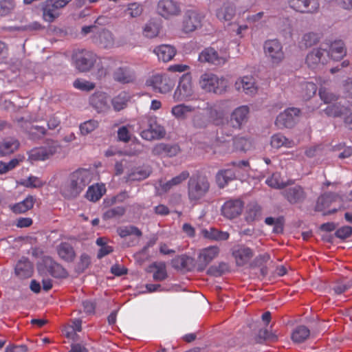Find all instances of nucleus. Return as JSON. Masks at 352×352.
<instances>
[{"label": "nucleus", "instance_id": "f257e3e1", "mask_svg": "<svg viewBox=\"0 0 352 352\" xmlns=\"http://www.w3.org/2000/svg\"><path fill=\"white\" fill-rule=\"evenodd\" d=\"M210 184L208 178L197 172L192 174L187 184L188 199L192 205L198 204L208 193Z\"/></svg>", "mask_w": 352, "mask_h": 352}, {"label": "nucleus", "instance_id": "f03ea898", "mask_svg": "<svg viewBox=\"0 0 352 352\" xmlns=\"http://www.w3.org/2000/svg\"><path fill=\"white\" fill-rule=\"evenodd\" d=\"M140 136L146 140H160L164 138L166 130L156 116H146L140 122Z\"/></svg>", "mask_w": 352, "mask_h": 352}, {"label": "nucleus", "instance_id": "7ed1b4c3", "mask_svg": "<svg viewBox=\"0 0 352 352\" xmlns=\"http://www.w3.org/2000/svg\"><path fill=\"white\" fill-rule=\"evenodd\" d=\"M343 208L341 197L335 192H328L320 195L315 205L314 210L321 212L324 216L330 215Z\"/></svg>", "mask_w": 352, "mask_h": 352}, {"label": "nucleus", "instance_id": "20e7f679", "mask_svg": "<svg viewBox=\"0 0 352 352\" xmlns=\"http://www.w3.org/2000/svg\"><path fill=\"white\" fill-rule=\"evenodd\" d=\"M71 60L74 67L83 73L91 71L100 58L92 51L78 49L73 52Z\"/></svg>", "mask_w": 352, "mask_h": 352}, {"label": "nucleus", "instance_id": "39448f33", "mask_svg": "<svg viewBox=\"0 0 352 352\" xmlns=\"http://www.w3.org/2000/svg\"><path fill=\"white\" fill-rule=\"evenodd\" d=\"M195 102L202 106L201 109L206 111L210 122L217 126L223 125L226 122V115L228 111L226 101L221 100L210 104L201 99H196Z\"/></svg>", "mask_w": 352, "mask_h": 352}, {"label": "nucleus", "instance_id": "423d86ee", "mask_svg": "<svg viewBox=\"0 0 352 352\" xmlns=\"http://www.w3.org/2000/svg\"><path fill=\"white\" fill-rule=\"evenodd\" d=\"M201 88L206 92L222 94L228 87V80L223 76L212 73H204L199 79Z\"/></svg>", "mask_w": 352, "mask_h": 352}, {"label": "nucleus", "instance_id": "0eeeda50", "mask_svg": "<svg viewBox=\"0 0 352 352\" xmlns=\"http://www.w3.org/2000/svg\"><path fill=\"white\" fill-rule=\"evenodd\" d=\"M92 172L89 169H78L70 175L69 197H77L92 179Z\"/></svg>", "mask_w": 352, "mask_h": 352}, {"label": "nucleus", "instance_id": "6e6552de", "mask_svg": "<svg viewBox=\"0 0 352 352\" xmlns=\"http://www.w3.org/2000/svg\"><path fill=\"white\" fill-rule=\"evenodd\" d=\"M146 85L151 87L155 92L167 94L172 91L175 85V81L166 74H155L148 78Z\"/></svg>", "mask_w": 352, "mask_h": 352}, {"label": "nucleus", "instance_id": "1a4fd4ad", "mask_svg": "<svg viewBox=\"0 0 352 352\" xmlns=\"http://www.w3.org/2000/svg\"><path fill=\"white\" fill-rule=\"evenodd\" d=\"M264 53L270 62L277 65L280 64L285 58L283 45L277 39H270L265 42L263 45Z\"/></svg>", "mask_w": 352, "mask_h": 352}, {"label": "nucleus", "instance_id": "9d476101", "mask_svg": "<svg viewBox=\"0 0 352 352\" xmlns=\"http://www.w3.org/2000/svg\"><path fill=\"white\" fill-rule=\"evenodd\" d=\"M66 6V0H47L42 4L43 19L52 23L57 19L63 8Z\"/></svg>", "mask_w": 352, "mask_h": 352}, {"label": "nucleus", "instance_id": "9b49d317", "mask_svg": "<svg viewBox=\"0 0 352 352\" xmlns=\"http://www.w3.org/2000/svg\"><path fill=\"white\" fill-rule=\"evenodd\" d=\"M204 16L194 10H187L182 19V31L186 34L195 32L202 26Z\"/></svg>", "mask_w": 352, "mask_h": 352}, {"label": "nucleus", "instance_id": "f8f14e48", "mask_svg": "<svg viewBox=\"0 0 352 352\" xmlns=\"http://www.w3.org/2000/svg\"><path fill=\"white\" fill-rule=\"evenodd\" d=\"M192 94V85L189 74H184L176 88L173 99L175 102L189 100Z\"/></svg>", "mask_w": 352, "mask_h": 352}, {"label": "nucleus", "instance_id": "ddd939ff", "mask_svg": "<svg viewBox=\"0 0 352 352\" xmlns=\"http://www.w3.org/2000/svg\"><path fill=\"white\" fill-rule=\"evenodd\" d=\"M300 111L298 108L291 107L280 113L275 121L276 126L279 129L292 128L296 124Z\"/></svg>", "mask_w": 352, "mask_h": 352}, {"label": "nucleus", "instance_id": "4468645a", "mask_svg": "<svg viewBox=\"0 0 352 352\" xmlns=\"http://www.w3.org/2000/svg\"><path fill=\"white\" fill-rule=\"evenodd\" d=\"M243 207L244 203L241 199H229L222 205L221 213L225 218L233 219L241 214Z\"/></svg>", "mask_w": 352, "mask_h": 352}, {"label": "nucleus", "instance_id": "2eb2a0df", "mask_svg": "<svg viewBox=\"0 0 352 352\" xmlns=\"http://www.w3.org/2000/svg\"><path fill=\"white\" fill-rule=\"evenodd\" d=\"M290 8L300 13L314 14L318 12V0H288Z\"/></svg>", "mask_w": 352, "mask_h": 352}, {"label": "nucleus", "instance_id": "dca6fc26", "mask_svg": "<svg viewBox=\"0 0 352 352\" xmlns=\"http://www.w3.org/2000/svg\"><path fill=\"white\" fill-rule=\"evenodd\" d=\"M157 10L158 14L166 19L178 16L181 13L179 4L174 0H160Z\"/></svg>", "mask_w": 352, "mask_h": 352}, {"label": "nucleus", "instance_id": "f3484780", "mask_svg": "<svg viewBox=\"0 0 352 352\" xmlns=\"http://www.w3.org/2000/svg\"><path fill=\"white\" fill-rule=\"evenodd\" d=\"M219 252V248L216 245L202 249L198 256L197 270L199 272L205 270L208 264L218 256Z\"/></svg>", "mask_w": 352, "mask_h": 352}, {"label": "nucleus", "instance_id": "a211bd4d", "mask_svg": "<svg viewBox=\"0 0 352 352\" xmlns=\"http://www.w3.org/2000/svg\"><path fill=\"white\" fill-rule=\"evenodd\" d=\"M47 146L41 147L32 151L30 157L35 161H44L54 155L60 146L57 142L48 140Z\"/></svg>", "mask_w": 352, "mask_h": 352}, {"label": "nucleus", "instance_id": "6ab92c4d", "mask_svg": "<svg viewBox=\"0 0 352 352\" xmlns=\"http://www.w3.org/2000/svg\"><path fill=\"white\" fill-rule=\"evenodd\" d=\"M92 42L98 46L110 49L114 46L115 38L113 33L106 28H99L91 36Z\"/></svg>", "mask_w": 352, "mask_h": 352}, {"label": "nucleus", "instance_id": "aec40b11", "mask_svg": "<svg viewBox=\"0 0 352 352\" xmlns=\"http://www.w3.org/2000/svg\"><path fill=\"white\" fill-rule=\"evenodd\" d=\"M198 60L201 63H207L215 65H224L227 61L226 58L219 56L217 51L211 47L203 50L199 55Z\"/></svg>", "mask_w": 352, "mask_h": 352}, {"label": "nucleus", "instance_id": "412c9836", "mask_svg": "<svg viewBox=\"0 0 352 352\" xmlns=\"http://www.w3.org/2000/svg\"><path fill=\"white\" fill-rule=\"evenodd\" d=\"M281 194L291 204L302 203L307 197L304 188L299 185L287 188Z\"/></svg>", "mask_w": 352, "mask_h": 352}, {"label": "nucleus", "instance_id": "4be33fe9", "mask_svg": "<svg viewBox=\"0 0 352 352\" xmlns=\"http://www.w3.org/2000/svg\"><path fill=\"white\" fill-rule=\"evenodd\" d=\"M232 254L234 258L236 265L243 267L250 263L254 256V252L250 248L241 245L235 247Z\"/></svg>", "mask_w": 352, "mask_h": 352}, {"label": "nucleus", "instance_id": "5701e85b", "mask_svg": "<svg viewBox=\"0 0 352 352\" xmlns=\"http://www.w3.org/2000/svg\"><path fill=\"white\" fill-rule=\"evenodd\" d=\"M250 108L247 105H242L236 108L230 115V123L233 128L240 129L247 122Z\"/></svg>", "mask_w": 352, "mask_h": 352}, {"label": "nucleus", "instance_id": "b1692460", "mask_svg": "<svg viewBox=\"0 0 352 352\" xmlns=\"http://www.w3.org/2000/svg\"><path fill=\"white\" fill-rule=\"evenodd\" d=\"M234 87L237 91L250 96L254 95L258 89L254 78L250 76L238 78L234 83Z\"/></svg>", "mask_w": 352, "mask_h": 352}, {"label": "nucleus", "instance_id": "393cba45", "mask_svg": "<svg viewBox=\"0 0 352 352\" xmlns=\"http://www.w3.org/2000/svg\"><path fill=\"white\" fill-rule=\"evenodd\" d=\"M38 267L39 271L46 270V272L55 278L61 277L65 273L62 266L48 256L43 258Z\"/></svg>", "mask_w": 352, "mask_h": 352}, {"label": "nucleus", "instance_id": "a878e982", "mask_svg": "<svg viewBox=\"0 0 352 352\" xmlns=\"http://www.w3.org/2000/svg\"><path fill=\"white\" fill-rule=\"evenodd\" d=\"M109 96L102 91H96L89 98L90 104L98 112H105L109 109Z\"/></svg>", "mask_w": 352, "mask_h": 352}, {"label": "nucleus", "instance_id": "bb28decb", "mask_svg": "<svg viewBox=\"0 0 352 352\" xmlns=\"http://www.w3.org/2000/svg\"><path fill=\"white\" fill-rule=\"evenodd\" d=\"M201 108L202 106L195 101L192 104H179L173 106L171 113L177 120H185L188 113Z\"/></svg>", "mask_w": 352, "mask_h": 352}, {"label": "nucleus", "instance_id": "cd10ccee", "mask_svg": "<svg viewBox=\"0 0 352 352\" xmlns=\"http://www.w3.org/2000/svg\"><path fill=\"white\" fill-rule=\"evenodd\" d=\"M14 272L19 278H30L33 274V265L28 258L23 257L16 263Z\"/></svg>", "mask_w": 352, "mask_h": 352}, {"label": "nucleus", "instance_id": "c85d7f7f", "mask_svg": "<svg viewBox=\"0 0 352 352\" xmlns=\"http://www.w3.org/2000/svg\"><path fill=\"white\" fill-rule=\"evenodd\" d=\"M177 145H170L164 143H158L152 149V154L160 157H174L179 152Z\"/></svg>", "mask_w": 352, "mask_h": 352}, {"label": "nucleus", "instance_id": "c756f323", "mask_svg": "<svg viewBox=\"0 0 352 352\" xmlns=\"http://www.w3.org/2000/svg\"><path fill=\"white\" fill-rule=\"evenodd\" d=\"M154 53L157 56L158 59L163 62L171 60L176 54V50L170 45H161L154 50Z\"/></svg>", "mask_w": 352, "mask_h": 352}, {"label": "nucleus", "instance_id": "7c9ffc66", "mask_svg": "<svg viewBox=\"0 0 352 352\" xmlns=\"http://www.w3.org/2000/svg\"><path fill=\"white\" fill-rule=\"evenodd\" d=\"M19 142L14 138H7L0 143V156L9 155L16 151L19 147Z\"/></svg>", "mask_w": 352, "mask_h": 352}, {"label": "nucleus", "instance_id": "2f4dec72", "mask_svg": "<svg viewBox=\"0 0 352 352\" xmlns=\"http://www.w3.org/2000/svg\"><path fill=\"white\" fill-rule=\"evenodd\" d=\"M150 175V170L142 167H135L131 168L124 176L126 182L141 181L145 179Z\"/></svg>", "mask_w": 352, "mask_h": 352}, {"label": "nucleus", "instance_id": "473e14b6", "mask_svg": "<svg viewBox=\"0 0 352 352\" xmlns=\"http://www.w3.org/2000/svg\"><path fill=\"white\" fill-rule=\"evenodd\" d=\"M217 186L223 188L229 182L236 179V173L232 169H223L219 170L215 177Z\"/></svg>", "mask_w": 352, "mask_h": 352}, {"label": "nucleus", "instance_id": "72a5a7b5", "mask_svg": "<svg viewBox=\"0 0 352 352\" xmlns=\"http://www.w3.org/2000/svg\"><path fill=\"white\" fill-rule=\"evenodd\" d=\"M113 79L120 83L127 84L132 82L135 79L134 74L127 67H119L113 74Z\"/></svg>", "mask_w": 352, "mask_h": 352}, {"label": "nucleus", "instance_id": "f704fd0d", "mask_svg": "<svg viewBox=\"0 0 352 352\" xmlns=\"http://www.w3.org/2000/svg\"><path fill=\"white\" fill-rule=\"evenodd\" d=\"M235 15V8L229 3H224L216 11V16L221 21H230Z\"/></svg>", "mask_w": 352, "mask_h": 352}, {"label": "nucleus", "instance_id": "c9c22d12", "mask_svg": "<svg viewBox=\"0 0 352 352\" xmlns=\"http://www.w3.org/2000/svg\"><path fill=\"white\" fill-rule=\"evenodd\" d=\"M105 192V186L102 184H96L89 186L85 197L90 201L96 202L98 201Z\"/></svg>", "mask_w": 352, "mask_h": 352}, {"label": "nucleus", "instance_id": "e433bc0d", "mask_svg": "<svg viewBox=\"0 0 352 352\" xmlns=\"http://www.w3.org/2000/svg\"><path fill=\"white\" fill-rule=\"evenodd\" d=\"M193 259L185 254L177 256L172 260V265L175 269L190 271L192 266Z\"/></svg>", "mask_w": 352, "mask_h": 352}, {"label": "nucleus", "instance_id": "4c0bfd02", "mask_svg": "<svg viewBox=\"0 0 352 352\" xmlns=\"http://www.w3.org/2000/svg\"><path fill=\"white\" fill-rule=\"evenodd\" d=\"M271 146L274 148H280L281 147L292 148L295 146L294 140L287 138L283 134L278 133L271 137Z\"/></svg>", "mask_w": 352, "mask_h": 352}, {"label": "nucleus", "instance_id": "58836bf2", "mask_svg": "<svg viewBox=\"0 0 352 352\" xmlns=\"http://www.w3.org/2000/svg\"><path fill=\"white\" fill-rule=\"evenodd\" d=\"M262 214L261 207L256 202H252L248 204L245 219L248 223L254 222L258 220Z\"/></svg>", "mask_w": 352, "mask_h": 352}, {"label": "nucleus", "instance_id": "ea45409f", "mask_svg": "<svg viewBox=\"0 0 352 352\" xmlns=\"http://www.w3.org/2000/svg\"><path fill=\"white\" fill-rule=\"evenodd\" d=\"M325 50L322 49H314L311 52H309L306 57V63L308 67L312 69H314L317 67V65L320 63H322V57L323 56Z\"/></svg>", "mask_w": 352, "mask_h": 352}, {"label": "nucleus", "instance_id": "a19ab883", "mask_svg": "<svg viewBox=\"0 0 352 352\" xmlns=\"http://www.w3.org/2000/svg\"><path fill=\"white\" fill-rule=\"evenodd\" d=\"M188 178H190L189 172L187 170H184L180 174L173 177L169 181L161 184L160 186L164 191L166 192L171 189L173 186L181 184Z\"/></svg>", "mask_w": 352, "mask_h": 352}, {"label": "nucleus", "instance_id": "79ce46f5", "mask_svg": "<svg viewBox=\"0 0 352 352\" xmlns=\"http://www.w3.org/2000/svg\"><path fill=\"white\" fill-rule=\"evenodd\" d=\"M202 234L205 238L214 241H226L230 237L228 232L221 231L214 228L203 230Z\"/></svg>", "mask_w": 352, "mask_h": 352}, {"label": "nucleus", "instance_id": "37998d69", "mask_svg": "<svg viewBox=\"0 0 352 352\" xmlns=\"http://www.w3.org/2000/svg\"><path fill=\"white\" fill-rule=\"evenodd\" d=\"M310 336L309 329L304 326L300 325L295 328L292 333V340L295 343L304 342Z\"/></svg>", "mask_w": 352, "mask_h": 352}, {"label": "nucleus", "instance_id": "c03bdc74", "mask_svg": "<svg viewBox=\"0 0 352 352\" xmlns=\"http://www.w3.org/2000/svg\"><path fill=\"white\" fill-rule=\"evenodd\" d=\"M35 199L30 195L23 201L16 203L12 206V210L16 214L24 213L30 210L34 204Z\"/></svg>", "mask_w": 352, "mask_h": 352}, {"label": "nucleus", "instance_id": "a18cd8bd", "mask_svg": "<svg viewBox=\"0 0 352 352\" xmlns=\"http://www.w3.org/2000/svg\"><path fill=\"white\" fill-rule=\"evenodd\" d=\"M130 95L126 91H121L111 100V104L115 111H119L124 109L130 100Z\"/></svg>", "mask_w": 352, "mask_h": 352}, {"label": "nucleus", "instance_id": "49530a36", "mask_svg": "<svg viewBox=\"0 0 352 352\" xmlns=\"http://www.w3.org/2000/svg\"><path fill=\"white\" fill-rule=\"evenodd\" d=\"M192 126L195 129L202 130L206 129L210 122L203 113L195 114L191 119Z\"/></svg>", "mask_w": 352, "mask_h": 352}, {"label": "nucleus", "instance_id": "de8ad7c7", "mask_svg": "<svg viewBox=\"0 0 352 352\" xmlns=\"http://www.w3.org/2000/svg\"><path fill=\"white\" fill-rule=\"evenodd\" d=\"M160 29L161 25L159 23L150 21L145 25L143 30V34L147 38H152L159 34Z\"/></svg>", "mask_w": 352, "mask_h": 352}, {"label": "nucleus", "instance_id": "09e8293b", "mask_svg": "<svg viewBox=\"0 0 352 352\" xmlns=\"http://www.w3.org/2000/svg\"><path fill=\"white\" fill-rule=\"evenodd\" d=\"M324 113L330 117H340L348 111V109L340 103L329 105L324 110Z\"/></svg>", "mask_w": 352, "mask_h": 352}, {"label": "nucleus", "instance_id": "8fccbe9b", "mask_svg": "<svg viewBox=\"0 0 352 352\" xmlns=\"http://www.w3.org/2000/svg\"><path fill=\"white\" fill-rule=\"evenodd\" d=\"M329 55L335 60L342 58L346 55V50L343 44L340 43L332 44L329 52Z\"/></svg>", "mask_w": 352, "mask_h": 352}, {"label": "nucleus", "instance_id": "3c124183", "mask_svg": "<svg viewBox=\"0 0 352 352\" xmlns=\"http://www.w3.org/2000/svg\"><path fill=\"white\" fill-rule=\"evenodd\" d=\"M233 145L236 150L247 151L252 148V141L246 138L236 136L233 138Z\"/></svg>", "mask_w": 352, "mask_h": 352}, {"label": "nucleus", "instance_id": "603ef678", "mask_svg": "<svg viewBox=\"0 0 352 352\" xmlns=\"http://www.w3.org/2000/svg\"><path fill=\"white\" fill-rule=\"evenodd\" d=\"M118 235L122 237H126L129 235H135L140 237L142 235V231L135 226H121L117 229Z\"/></svg>", "mask_w": 352, "mask_h": 352}, {"label": "nucleus", "instance_id": "864d4df0", "mask_svg": "<svg viewBox=\"0 0 352 352\" xmlns=\"http://www.w3.org/2000/svg\"><path fill=\"white\" fill-rule=\"evenodd\" d=\"M153 267L155 268V271L153 274V278L155 281H162L165 280L167 276V271L166 264L164 262L159 263H154Z\"/></svg>", "mask_w": 352, "mask_h": 352}, {"label": "nucleus", "instance_id": "5fc2aeb1", "mask_svg": "<svg viewBox=\"0 0 352 352\" xmlns=\"http://www.w3.org/2000/svg\"><path fill=\"white\" fill-rule=\"evenodd\" d=\"M317 91L316 85L311 82H305L301 84V95L305 100H309L314 96Z\"/></svg>", "mask_w": 352, "mask_h": 352}, {"label": "nucleus", "instance_id": "6e6d98bb", "mask_svg": "<svg viewBox=\"0 0 352 352\" xmlns=\"http://www.w3.org/2000/svg\"><path fill=\"white\" fill-rule=\"evenodd\" d=\"M319 40L320 37L318 34L309 32L303 35L300 44L307 48L316 45Z\"/></svg>", "mask_w": 352, "mask_h": 352}, {"label": "nucleus", "instance_id": "4d7b16f0", "mask_svg": "<svg viewBox=\"0 0 352 352\" xmlns=\"http://www.w3.org/2000/svg\"><path fill=\"white\" fill-rule=\"evenodd\" d=\"M73 86L76 89H79L80 91H90L95 88L96 85L94 82H90L89 80L82 78H77L74 82Z\"/></svg>", "mask_w": 352, "mask_h": 352}, {"label": "nucleus", "instance_id": "13d9d810", "mask_svg": "<svg viewBox=\"0 0 352 352\" xmlns=\"http://www.w3.org/2000/svg\"><path fill=\"white\" fill-rule=\"evenodd\" d=\"M265 183L271 188L276 189H281L285 186V184L281 181L280 175L278 173H273L266 179Z\"/></svg>", "mask_w": 352, "mask_h": 352}, {"label": "nucleus", "instance_id": "bf43d9fd", "mask_svg": "<svg viewBox=\"0 0 352 352\" xmlns=\"http://www.w3.org/2000/svg\"><path fill=\"white\" fill-rule=\"evenodd\" d=\"M270 260V255L265 252L258 254L249 263L250 268L263 267Z\"/></svg>", "mask_w": 352, "mask_h": 352}, {"label": "nucleus", "instance_id": "052dcab7", "mask_svg": "<svg viewBox=\"0 0 352 352\" xmlns=\"http://www.w3.org/2000/svg\"><path fill=\"white\" fill-rule=\"evenodd\" d=\"M257 342L262 343L264 341L276 342L278 340V337L274 333L269 331L266 329H260L257 336Z\"/></svg>", "mask_w": 352, "mask_h": 352}, {"label": "nucleus", "instance_id": "680f3d73", "mask_svg": "<svg viewBox=\"0 0 352 352\" xmlns=\"http://www.w3.org/2000/svg\"><path fill=\"white\" fill-rule=\"evenodd\" d=\"M125 213V208L122 206H117L107 210L103 214V219L108 220L115 217H118L124 215Z\"/></svg>", "mask_w": 352, "mask_h": 352}, {"label": "nucleus", "instance_id": "e2e57ef3", "mask_svg": "<svg viewBox=\"0 0 352 352\" xmlns=\"http://www.w3.org/2000/svg\"><path fill=\"white\" fill-rule=\"evenodd\" d=\"M98 126V121L95 120H89L80 125V131L82 135H87L94 131Z\"/></svg>", "mask_w": 352, "mask_h": 352}, {"label": "nucleus", "instance_id": "0e129e2a", "mask_svg": "<svg viewBox=\"0 0 352 352\" xmlns=\"http://www.w3.org/2000/svg\"><path fill=\"white\" fill-rule=\"evenodd\" d=\"M319 96L320 99L326 104L330 103L338 99V97L335 94L331 93L324 87H321L319 89Z\"/></svg>", "mask_w": 352, "mask_h": 352}, {"label": "nucleus", "instance_id": "69168bd1", "mask_svg": "<svg viewBox=\"0 0 352 352\" xmlns=\"http://www.w3.org/2000/svg\"><path fill=\"white\" fill-rule=\"evenodd\" d=\"M142 6L138 3H129L126 10L127 14L131 17L140 16L142 13Z\"/></svg>", "mask_w": 352, "mask_h": 352}, {"label": "nucleus", "instance_id": "338daca9", "mask_svg": "<svg viewBox=\"0 0 352 352\" xmlns=\"http://www.w3.org/2000/svg\"><path fill=\"white\" fill-rule=\"evenodd\" d=\"M14 8V3L11 0H3L0 1V16H6L11 12Z\"/></svg>", "mask_w": 352, "mask_h": 352}, {"label": "nucleus", "instance_id": "774afa93", "mask_svg": "<svg viewBox=\"0 0 352 352\" xmlns=\"http://www.w3.org/2000/svg\"><path fill=\"white\" fill-rule=\"evenodd\" d=\"M352 283L350 280H344L338 282L333 287V290L336 294L340 295L351 288Z\"/></svg>", "mask_w": 352, "mask_h": 352}]
</instances>
